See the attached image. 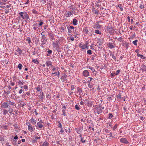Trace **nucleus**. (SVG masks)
Segmentation results:
<instances>
[{
  "label": "nucleus",
  "mask_w": 146,
  "mask_h": 146,
  "mask_svg": "<svg viewBox=\"0 0 146 146\" xmlns=\"http://www.w3.org/2000/svg\"><path fill=\"white\" fill-rule=\"evenodd\" d=\"M47 52L46 56H50L52 54V51L51 50L48 49L47 51Z\"/></svg>",
  "instance_id": "obj_17"
},
{
  "label": "nucleus",
  "mask_w": 146,
  "mask_h": 146,
  "mask_svg": "<svg viewBox=\"0 0 146 146\" xmlns=\"http://www.w3.org/2000/svg\"><path fill=\"white\" fill-rule=\"evenodd\" d=\"M23 88L25 90V91H26L28 90V88L27 85H25L23 86Z\"/></svg>",
  "instance_id": "obj_42"
},
{
  "label": "nucleus",
  "mask_w": 146,
  "mask_h": 146,
  "mask_svg": "<svg viewBox=\"0 0 146 146\" xmlns=\"http://www.w3.org/2000/svg\"><path fill=\"white\" fill-rule=\"evenodd\" d=\"M115 74L114 73L112 72L110 75V76L111 78L113 77L115 75Z\"/></svg>",
  "instance_id": "obj_59"
},
{
  "label": "nucleus",
  "mask_w": 146,
  "mask_h": 146,
  "mask_svg": "<svg viewBox=\"0 0 146 146\" xmlns=\"http://www.w3.org/2000/svg\"><path fill=\"white\" fill-rule=\"evenodd\" d=\"M23 67L22 64H19L18 65V67L20 70L22 69V68Z\"/></svg>",
  "instance_id": "obj_44"
},
{
  "label": "nucleus",
  "mask_w": 146,
  "mask_h": 146,
  "mask_svg": "<svg viewBox=\"0 0 146 146\" xmlns=\"http://www.w3.org/2000/svg\"><path fill=\"white\" fill-rule=\"evenodd\" d=\"M108 135H109L110 136L109 137H110L111 138H112L113 137V136H112V133H111V132H110V133L109 134H108L107 135V137L108 136Z\"/></svg>",
  "instance_id": "obj_57"
},
{
  "label": "nucleus",
  "mask_w": 146,
  "mask_h": 146,
  "mask_svg": "<svg viewBox=\"0 0 146 146\" xmlns=\"http://www.w3.org/2000/svg\"><path fill=\"white\" fill-rule=\"evenodd\" d=\"M65 31L64 28V27H61L60 28V31L62 32H64Z\"/></svg>",
  "instance_id": "obj_54"
},
{
  "label": "nucleus",
  "mask_w": 146,
  "mask_h": 146,
  "mask_svg": "<svg viewBox=\"0 0 146 146\" xmlns=\"http://www.w3.org/2000/svg\"><path fill=\"white\" fill-rule=\"evenodd\" d=\"M16 83L18 84V85L21 86L23 85L24 83V82H23V81H21L19 80L18 81H16Z\"/></svg>",
  "instance_id": "obj_23"
},
{
  "label": "nucleus",
  "mask_w": 146,
  "mask_h": 146,
  "mask_svg": "<svg viewBox=\"0 0 146 146\" xmlns=\"http://www.w3.org/2000/svg\"><path fill=\"white\" fill-rule=\"evenodd\" d=\"M105 27L106 29L108 31L110 34H112L113 33V28L112 27H110L109 26H105Z\"/></svg>",
  "instance_id": "obj_7"
},
{
  "label": "nucleus",
  "mask_w": 146,
  "mask_h": 146,
  "mask_svg": "<svg viewBox=\"0 0 146 146\" xmlns=\"http://www.w3.org/2000/svg\"><path fill=\"white\" fill-rule=\"evenodd\" d=\"M17 51L18 52L19 55L21 56L24 54L25 53L23 50H21L19 48H17Z\"/></svg>",
  "instance_id": "obj_10"
},
{
  "label": "nucleus",
  "mask_w": 146,
  "mask_h": 146,
  "mask_svg": "<svg viewBox=\"0 0 146 146\" xmlns=\"http://www.w3.org/2000/svg\"><path fill=\"white\" fill-rule=\"evenodd\" d=\"M82 128L80 127L78 128H75V130L76 131L77 133L78 134H81L82 132Z\"/></svg>",
  "instance_id": "obj_14"
},
{
  "label": "nucleus",
  "mask_w": 146,
  "mask_h": 146,
  "mask_svg": "<svg viewBox=\"0 0 146 146\" xmlns=\"http://www.w3.org/2000/svg\"><path fill=\"white\" fill-rule=\"evenodd\" d=\"M84 137H81V141L83 143H84L86 142V140L84 139Z\"/></svg>",
  "instance_id": "obj_41"
},
{
  "label": "nucleus",
  "mask_w": 146,
  "mask_h": 146,
  "mask_svg": "<svg viewBox=\"0 0 146 146\" xmlns=\"http://www.w3.org/2000/svg\"><path fill=\"white\" fill-rule=\"evenodd\" d=\"M101 3V1L100 0H99L98 1H96L95 3L96 5H99V3Z\"/></svg>",
  "instance_id": "obj_55"
},
{
  "label": "nucleus",
  "mask_w": 146,
  "mask_h": 146,
  "mask_svg": "<svg viewBox=\"0 0 146 146\" xmlns=\"http://www.w3.org/2000/svg\"><path fill=\"white\" fill-rule=\"evenodd\" d=\"M9 110L8 111H9V113L10 114H11L12 113V112L13 111V109L10 108V107L9 108Z\"/></svg>",
  "instance_id": "obj_47"
},
{
  "label": "nucleus",
  "mask_w": 146,
  "mask_h": 146,
  "mask_svg": "<svg viewBox=\"0 0 146 146\" xmlns=\"http://www.w3.org/2000/svg\"><path fill=\"white\" fill-rule=\"evenodd\" d=\"M95 33H97V34H99L100 35H101L102 33H101L100 32L99 30H96L94 32Z\"/></svg>",
  "instance_id": "obj_48"
},
{
  "label": "nucleus",
  "mask_w": 146,
  "mask_h": 146,
  "mask_svg": "<svg viewBox=\"0 0 146 146\" xmlns=\"http://www.w3.org/2000/svg\"><path fill=\"white\" fill-rule=\"evenodd\" d=\"M28 130L31 132H32L35 129L34 126H32V125L29 123H28Z\"/></svg>",
  "instance_id": "obj_8"
},
{
  "label": "nucleus",
  "mask_w": 146,
  "mask_h": 146,
  "mask_svg": "<svg viewBox=\"0 0 146 146\" xmlns=\"http://www.w3.org/2000/svg\"><path fill=\"white\" fill-rule=\"evenodd\" d=\"M67 76L65 74L62 75L60 77V79L62 82H67Z\"/></svg>",
  "instance_id": "obj_5"
},
{
  "label": "nucleus",
  "mask_w": 146,
  "mask_h": 146,
  "mask_svg": "<svg viewBox=\"0 0 146 146\" xmlns=\"http://www.w3.org/2000/svg\"><path fill=\"white\" fill-rule=\"evenodd\" d=\"M68 32L69 33H71L74 32V27L72 26H70L67 27Z\"/></svg>",
  "instance_id": "obj_9"
},
{
  "label": "nucleus",
  "mask_w": 146,
  "mask_h": 146,
  "mask_svg": "<svg viewBox=\"0 0 146 146\" xmlns=\"http://www.w3.org/2000/svg\"><path fill=\"white\" fill-rule=\"evenodd\" d=\"M84 31L86 33V34L88 33V31L87 28L86 27L84 29Z\"/></svg>",
  "instance_id": "obj_49"
},
{
  "label": "nucleus",
  "mask_w": 146,
  "mask_h": 146,
  "mask_svg": "<svg viewBox=\"0 0 146 146\" xmlns=\"http://www.w3.org/2000/svg\"><path fill=\"white\" fill-rule=\"evenodd\" d=\"M56 71H57V76L59 77V75L60 74V72H59L58 70V69H56Z\"/></svg>",
  "instance_id": "obj_63"
},
{
  "label": "nucleus",
  "mask_w": 146,
  "mask_h": 146,
  "mask_svg": "<svg viewBox=\"0 0 146 146\" xmlns=\"http://www.w3.org/2000/svg\"><path fill=\"white\" fill-rule=\"evenodd\" d=\"M102 105L101 104L99 105L98 106L94 108V112L98 114L101 113L102 111Z\"/></svg>",
  "instance_id": "obj_2"
},
{
  "label": "nucleus",
  "mask_w": 146,
  "mask_h": 146,
  "mask_svg": "<svg viewBox=\"0 0 146 146\" xmlns=\"http://www.w3.org/2000/svg\"><path fill=\"white\" fill-rule=\"evenodd\" d=\"M66 109H62V115L64 116H66Z\"/></svg>",
  "instance_id": "obj_32"
},
{
  "label": "nucleus",
  "mask_w": 146,
  "mask_h": 146,
  "mask_svg": "<svg viewBox=\"0 0 146 146\" xmlns=\"http://www.w3.org/2000/svg\"><path fill=\"white\" fill-rule=\"evenodd\" d=\"M74 13L73 11L70 10L68 12L65 14L66 16L67 17H70V16H72Z\"/></svg>",
  "instance_id": "obj_12"
},
{
  "label": "nucleus",
  "mask_w": 146,
  "mask_h": 146,
  "mask_svg": "<svg viewBox=\"0 0 146 146\" xmlns=\"http://www.w3.org/2000/svg\"><path fill=\"white\" fill-rule=\"evenodd\" d=\"M108 47L110 49H112L114 47L113 43L110 42H109L108 44Z\"/></svg>",
  "instance_id": "obj_22"
},
{
  "label": "nucleus",
  "mask_w": 146,
  "mask_h": 146,
  "mask_svg": "<svg viewBox=\"0 0 146 146\" xmlns=\"http://www.w3.org/2000/svg\"><path fill=\"white\" fill-rule=\"evenodd\" d=\"M44 96L43 92L41 93V96L40 97V99L42 100L44 98Z\"/></svg>",
  "instance_id": "obj_35"
},
{
  "label": "nucleus",
  "mask_w": 146,
  "mask_h": 146,
  "mask_svg": "<svg viewBox=\"0 0 146 146\" xmlns=\"http://www.w3.org/2000/svg\"><path fill=\"white\" fill-rule=\"evenodd\" d=\"M35 139H34V140H33V142H36L37 141V140L40 139L41 138V137H37L35 135Z\"/></svg>",
  "instance_id": "obj_27"
},
{
  "label": "nucleus",
  "mask_w": 146,
  "mask_h": 146,
  "mask_svg": "<svg viewBox=\"0 0 146 146\" xmlns=\"http://www.w3.org/2000/svg\"><path fill=\"white\" fill-rule=\"evenodd\" d=\"M120 72V70H117L115 74V75H118L119 73Z\"/></svg>",
  "instance_id": "obj_61"
},
{
  "label": "nucleus",
  "mask_w": 146,
  "mask_h": 146,
  "mask_svg": "<svg viewBox=\"0 0 146 146\" xmlns=\"http://www.w3.org/2000/svg\"><path fill=\"white\" fill-rule=\"evenodd\" d=\"M48 34L49 36V37L50 38V40L52 41L54 40V36L52 32H51L50 33L48 32Z\"/></svg>",
  "instance_id": "obj_6"
},
{
  "label": "nucleus",
  "mask_w": 146,
  "mask_h": 146,
  "mask_svg": "<svg viewBox=\"0 0 146 146\" xmlns=\"http://www.w3.org/2000/svg\"><path fill=\"white\" fill-rule=\"evenodd\" d=\"M79 46L80 48H81L82 49H84L86 47V44L85 45H82L81 44H80L79 45Z\"/></svg>",
  "instance_id": "obj_21"
},
{
  "label": "nucleus",
  "mask_w": 146,
  "mask_h": 146,
  "mask_svg": "<svg viewBox=\"0 0 146 146\" xmlns=\"http://www.w3.org/2000/svg\"><path fill=\"white\" fill-rule=\"evenodd\" d=\"M140 70H141L143 72L146 71V66L144 65L143 64L141 66Z\"/></svg>",
  "instance_id": "obj_18"
},
{
  "label": "nucleus",
  "mask_w": 146,
  "mask_h": 146,
  "mask_svg": "<svg viewBox=\"0 0 146 146\" xmlns=\"http://www.w3.org/2000/svg\"><path fill=\"white\" fill-rule=\"evenodd\" d=\"M88 68L91 70L93 72L95 71V70L94 67L88 66Z\"/></svg>",
  "instance_id": "obj_37"
},
{
  "label": "nucleus",
  "mask_w": 146,
  "mask_h": 146,
  "mask_svg": "<svg viewBox=\"0 0 146 146\" xmlns=\"http://www.w3.org/2000/svg\"><path fill=\"white\" fill-rule=\"evenodd\" d=\"M101 27V26L98 23H96V29H100Z\"/></svg>",
  "instance_id": "obj_34"
},
{
  "label": "nucleus",
  "mask_w": 146,
  "mask_h": 146,
  "mask_svg": "<svg viewBox=\"0 0 146 146\" xmlns=\"http://www.w3.org/2000/svg\"><path fill=\"white\" fill-rule=\"evenodd\" d=\"M108 115L109 117L108 118L109 119H111L113 117V115L111 113H109Z\"/></svg>",
  "instance_id": "obj_38"
},
{
  "label": "nucleus",
  "mask_w": 146,
  "mask_h": 146,
  "mask_svg": "<svg viewBox=\"0 0 146 146\" xmlns=\"http://www.w3.org/2000/svg\"><path fill=\"white\" fill-rule=\"evenodd\" d=\"M117 126L118 125L117 124H115L113 126V130L114 131L117 128Z\"/></svg>",
  "instance_id": "obj_52"
},
{
  "label": "nucleus",
  "mask_w": 146,
  "mask_h": 146,
  "mask_svg": "<svg viewBox=\"0 0 146 146\" xmlns=\"http://www.w3.org/2000/svg\"><path fill=\"white\" fill-rule=\"evenodd\" d=\"M58 126L59 127H60L61 128H62V124L60 122H58Z\"/></svg>",
  "instance_id": "obj_60"
},
{
  "label": "nucleus",
  "mask_w": 146,
  "mask_h": 146,
  "mask_svg": "<svg viewBox=\"0 0 146 146\" xmlns=\"http://www.w3.org/2000/svg\"><path fill=\"white\" fill-rule=\"evenodd\" d=\"M32 62L35 63H37V62L38 63V61L36 60L35 59L32 60Z\"/></svg>",
  "instance_id": "obj_58"
},
{
  "label": "nucleus",
  "mask_w": 146,
  "mask_h": 146,
  "mask_svg": "<svg viewBox=\"0 0 146 146\" xmlns=\"http://www.w3.org/2000/svg\"><path fill=\"white\" fill-rule=\"evenodd\" d=\"M8 126L5 125H2L1 126V127L3 129H7Z\"/></svg>",
  "instance_id": "obj_30"
},
{
  "label": "nucleus",
  "mask_w": 146,
  "mask_h": 146,
  "mask_svg": "<svg viewBox=\"0 0 146 146\" xmlns=\"http://www.w3.org/2000/svg\"><path fill=\"white\" fill-rule=\"evenodd\" d=\"M39 23L38 26L39 27H42L41 26L43 24V22L42 21H39Z\"/></svg>",
  "instance_id": "obj_40"
},
{
  "label": "nucleus",
  "mask_w": 146,
  "mask_h": 146,
  "mask_svg": "<svg viewBox=\"0 0 146 146\" xmlns=\"http://www.w3.org/2000/svg\"><path fill=\"white\" fill-rule=\"evenodd\" d=\"M36 126H37L38 128L40 129L44 127L43 125L40 122H38L36 124Z\"/></svg>",
  "instance_id": "obj_16"
},
{
  "label": "nucleus",
  "mask_w": 146,
  "mask_h": 146,
  "mask_svg": "<svg viewBox=\"0 0 146 146\" xmlns=\"http://www.w3.org/2000/svg\"><path fill=\"white\" fill-rule=\"evenodd\" d=\"M7 103L9 105H13L14 104V103L13 102H12L10 101H7Z\"/></svg>",
  "instance_id": "obj_43"
},
{
  "label": "nucleus",
  "mask_w": 146,
  "mask_h": 146,
  "mask_svg": "<svg viewBox=\"0 0 146 146\" xmlns=\"http://www.w3.org/2000/svg\"><path fill=\"white\" fill-rule=\"evenodd\" d=\"M19 15L20 16L18 17V18L20 19L21 18L22 19L24 20L25 21H29L30 20L29 15L28 14L27 12L25 11L20 12Z\"/></svg>",
  "instance_id": "obj_1"
},
{
  "label": "nucleus",
  "mask_w": 146,
  "mask_h": 146,
  "mask_svg": "<svg viewBox=\"0 0 146 146\" xmlns=\"http://www.w3.org/2000/svg\"><path fill=\"white\" fill-rule=\"evenodd\" d=\"M70 9H72V11H73V12L74 11L76 10V7L74 5H71L70 7Z\"/></svg>",
  "instance_id": "obj_28"
},
{
  "label": "nucleus",
  "mask_w": 146,
  "mask_h": 146,
  "mask_svg": "<svg viewBox=\"0 0 146 146\" xmlns=\"http://www.w3.org/2000/svg\"><path fill=\"white\" fill-rule=\"evenodd\" d=\"M32 124H35L36 123V120H35L33 117L30 120Z\"/></svg>",
  "instance_id": "obj_26"
},
{
  "label": "nucleus",
  "mask_w": 146,
  "mask_h": 146,
  "mask_svg": "<svg viewBox=\"0 0 146 146\" xmlns=\"http://www.w3.org/2000/svg\"><path fill=\"white\" fill-rule=\"evenodd\" d=\"M87 53L88 54L91 55L92 54V53L91 51L90 50H88L87 51Z\"/></svg>",
  "instance_id": "obj_56"
},
{
  "label": "nucleus",
  "mask_w": 146,
  "mask_h": 146,
  "mask_svg": "<svg viewBox=\"0 0 146 146\" xmlns=\"http://www.w3.org/2000/svg\"><path fill=\"white\" fill-rule=\"evenodd\" d=\"M120 141L123 143L125 144H128L129 143V142L127 140V139L125 138H122L120 139Z\"/></svg>",
  "instance_id": "obj_13"
},
{
  "label": "nucleus",
  "mask_w": 146,
  "mask_h": 146,
  "mask_svg": "<svg viewBox=\"0 0 146 146\" xmlns=\"http://www.w3.org/2000/svg\"><path fill=\"white\" fill-rule=\"evenodd\" d=\"M137 56L138 57L140 56L141 57V59H145V57L143 56V55H142L140 54L139 53H137Z\"/></svg>",
  "instance_id": "obj_29"
},
{
  "label": "nucleus",
  "mask_w": 146,
  "mask_h": 146,
  "mask_svg": "<svg viewBox=\"0 0 146 146\" xmlns=\"http://www.w3.org/2000/svg\"><path fill=\"white\" fill-rule=\"evenodd\" d=\"M77 89V90L78 92L79 93V94H80L82 92V90L79 87H78Z\"/></svg>",
  "instance_id": "obj_39"
},
{
  "label": "nucleus",
  "mask_w": 146,
  "mask_h": 146,
  "mask_svg": "<svg viewBox=\"0 0 146 146\" xmlns=\"http://www.w3.org/2000/svg\"><path fill=\"white\" fill-rule=\"evenodd\" d=\"M52 45L54 48L58 52H60L61 49L59 47V46L57 42H53L52 43Z\"/></svg>",
  "instance_id": "obj_3"
},
{
  "label": "nucleus",
  "mask_w": 146,
  "mask_h": 146,
  "mask_svg": "<svg viewBox=\"0 0 146 146\" xmlns=\"http://www.w3.org/2000/svg\"><path fill=\"white\" fill-rule=\"evenodd\" d=\"M9 105L8 103L4 102L1 105V107L5 109L9 107Z\"/></svg>",
  "instance_id": "obj_11"
},
{
  "label": "nucleus",
  "mask_w": 146,
  "mask_h": 146,
  "mask_svg": "<svg viewBox=\"0 0 146 146\" xmlns=\"http://www.w3.org/2000/svg\"><path fill=\"white\" fill-rule=\"evenodd\" d=\"M32 13L34 14L35 15H38V12L35 9H33L32 10Z\"/></svg>",
  "instance_id": "obj_33"
},
{
  "label": "nucleus",
  "mask_w": 146,
  "mask_h": 146,
  "mask_svg": "<svg viewBox=\"0 0 146 146\" xmlns=\"http://www.w3.org/2000/svg\"><path fill=\"white\" fill-rule=\"evenodd\" d=\"M77 22L78 21L76 19H73L72 23L75 26L77 25L78 24Z\"/></svg>",
  "instance_id": "obj_24"
},
{
  "label": "nucleus",
  "mask_w": 146,
  "mask_h": 146,
  "mask_svg": "<svg viewBox=\"0 0 146 146\" xmlns=\"http://www.w3.org/2000/svg\"><path fill=\"white\" fill-rule=\"evenodd\" d=\"M75 88V86L72 85L71 86V90H73Z\"/></svg>",
  "instance_id": "obj_64"
},
{
  "label": "nucleus",
  "mask_w": 146,
  "mask_h": 146,
  "mask_svg": "<svg viewBox=\"0 0 146 146\" xmlns=\"http://www.w3.org/2000/svg\"><path fill=\"white\" fill-rule=\"evenodd\" d=\"M138 42L137 40H135L134 41H133L132 43L134 44L135 45H137V43Z\"/></svg>",
  "instance_id": "obj_46"
},
{
  "label": "nucleus",
  "mask_w": 146,
  "mask_h": 146,
  "mask_svg": "<svg viewBox=\"0 0 146 146\" xmlns=\"http://www.w3.org/2000/svg\"><path fill=\"white\" fill-rule=\"evenodd\" d=\"M121 95L120 94H119L117 96V98L120 99H121Z\"/></svg>",
  "instance_id": "obj_62"
},
{
  "label": "nucleus",
  "mask_w": 146,
  "mask_h": 146,
  "mask_svg": "<svg viewBox=\"0 0 146 146\" xmlns=\"http://www.w3.org/2000/svg\"><path fill=\"white\" fill-rule=\"evenodd\" d=\"M33 29L34 30H36V29L38 28V27H37L38 26L37 24H34L33 25Z\"/></svg>",
  "instance_id": "obj_36"
},
{
  "label": "nucleus",
  "mask_w": 146,
  "mask_h": 146,
  "mask_svg": "<svg viewBox=\"0 0 146 146\" xmlns=\"http://www.w3.org/2000/svg\"><path fill=\"white\" fill-rule=\"evenodd\" d=\"M26 40L28 42L29 44H30L31 42V40L30 37H28Z\"/></svg>",
  "instance_id": "obj_50"
},
{
  "label": "nucleus",
  "mask_w": 146,
  "mask_h": 146,
  "mask_svg": "<svg viewBox=\"0 0 146 146\" xmlns=\"http://www.w3.org/2000/svg\"><path fill=\"white\" fill-rule=\"evenodd\" d=\"M82 74L84 76L87 77L89 76V73L87 70H85L83 71Z\"/></svg>",
  "instance_id": "obj_15"
},
{
  "label": "nucleus",
  "mask_w": 146,
  "mask_h": 146,
  "mask_svg": "<svg viewBox=\"0 0 146 146\" xmlns=\"http://www.w3.org/2000/svg\"><path fill=\"white\" fill-rule=\"evenodd\" d=\"M117 40L118 41L121 42L123 40V38L122 37H120L117 38Z\"/></svg>",
  "instance_id": "obj_53"
},
{
  "label": "nucleus",
  "mask_w": 146,
  "mask_h": 146,
  "mask_svg": "<svg viewBox=\"0 0 146 146\" xmlns=\"http://www.w3.org/2000/svg\"><path fill=\"white\" fill-rule=\"evenodd\" d=\"M49 145V143L47 141H45L43 142L41 146H48Z\"/></svg>",
  "instance_id": "obj_25"
},
{
  "label": "nucleus",
  "mask_w": 146,
  "mask_h": 146,
  "mask_svg": "<svg viewBox=\"0 0 146 146\" xmlns=\"http://www.w3.org/2000/svg\"><path fill=\"white\" fill-rule=\"evenodd\" d=\"M117 7L119 8L121 11H122L123 10V6L121 4H119L118 5Z\"/></svg>",
  "instance_id": "obj_31"
},
{
  "label": "nucleus",
  "mask_w": 146,
  "mask_h": 146,
  "mask_svg": "<svg viewBox=\"0 0 146 146\" xmlns=\"http://www.w3.org/2000/svg\"><path fill=\"white\" fill-rule=\"evenodd\" d=\"M47 40V38L46 37L45 35H42V36H41V43L40 46L43 47V45L46 44Z\"/></svg>",
  "instance_id": "obj_4"
},
{
  "label": "nucleus",
  "mask_w": 146,
  "mask_h": 146,
  "mask_svg": "<svg viewBox=\"0 0 146 146\" xmlns=\"http://www.w3.org/2000/svg\"><path fill=\"white\" fill-rule=\"evenodd\" d=\"M8 112V111L6 110H4L3 111V114L4 115H6Z\"/></svg>",
  "instance_id": "obj_45"
},
{
  "label": "nucleus",
  "mask_w": 146,
  "mask_h": 146,
  "mask_svg": "<svg viewBox=\"0 0 146 146\" xmlns=\"http://www.w3.org/2000/svg\"><path fill=\"white\" fill-rule=\"evenodd\" d=\"M38 92H39L42 90L41 86L38 85L37 87L35 88Z\"/></svg>",
  "instance_id": "obj_20"
},
{
  "label": "nucleus",
  "mask_w": 146,
  "mask_h": 146,
  "mask_svg": "<svg viewBox=\"0 0 146 146\" xmlns=\"http://www.w3.org/2000/svg\"><path fill=\"white\" fill-rule=\"evenodd\" d=\"M75 108L77 110H79L80 109V108L79 107V106L77 105H76L75 106Z\"/></svg>",
  "instance_id": "obj_51"
},
{
  "label": "nucleus",
  "mask_w": 146,
  "mask_h": 146,
  "mask_svg": "<svg viewBox=\"0 0 146 146\" xmlns=\"http://www.w3.org/2000/svg\"><path fill=\"white\" fill-rule=\"evenodd\" d=\"M45 64L48 67L52 65V63L51 61L48 60L46 62Z\"/></svg>",
  "instance_id": "obj_19"
}]
</instances>
